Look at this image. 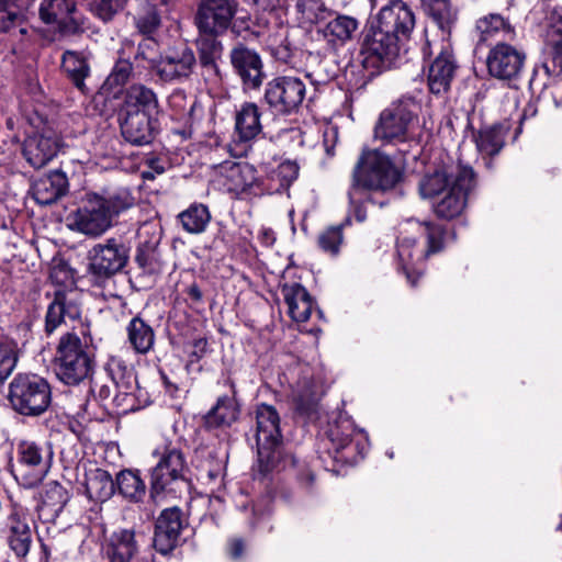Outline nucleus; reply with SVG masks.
Segmentation results:
<instances>
[{
  "instance_id": "obj_24",
  "label": "nucleus",
  "mask_w": 562,
  "mask_h": 562,
  "mask_svg": "<svg viewBox=\"0 0 562 562\" xmlns=\"http://www.w3.org/2000/svg\"><path fill=\"white\" fill-rule=\"evenodd\" d=\"M103 551L109 562H131L138 552V541L134 529H117L106 538ZM137 562H150L142 558Z\"/></svg>"
},
{
  "instance_id": "obj_64",
  "label": "nucleus",
  "mask_w": 562,
  "mask_h": 562,
  "mask_svg": "<svg viewBox=\"0 0 562 562\" xmlns=\"http://www.w3.org/2000/svg\"><path fill=\"white\" fill-rule=\"evenodd\" d=\"M135 391L136 390H128V392H124L123 390H116L113 402L122 412L135 409Z\"/></svg>"
},
{
  "instance_id": "obj_57",
  "label": "nucleus",
  "mask_w": 562,
  "mask_h": 562,
  "mask_svg": "<svg viewBox=\"0 0 562 562\" xmlns=\"http://www.w3.org/2000/svg\"><path fill=\"white\" fill-rule=\"evenodd\" d=\"M127 0H93L92 9L103 21H109L121 10Z\"/></svg>"
},
{
  "instance_id": "obj_10",
  "label": "nucleus",
  "mask_w": 562,
  "mask_h": 562,
  "mask_svg": "<svg viewBox=\"0 0 562 562\" xmlns=\"http://www.w3.org/2000/svg\"><path fill=\"white\" fill-rule=\"evenodd\" d=\"M53 456L52 447L45 442L20 441L16 447L15 477L24 487L38 485L50 469Z\"/></svg>"
},
{
  "instance_id": "obj_12",
  "label": "nucleus",
  "mask_w": 562,
  "mask_h": 562,
  "mask_svg": "<svg viewBox=\"0 0 562 562\" xmlns=\"http://www.w3.org/2000/svg\"><path fill=\"white\" fill-rule=\"evenodd\" d=\"M306 94L302 79L293 76L278 77L267 83L265 100L278 114H291L299 110Z\"/></svg>"
},
{
  "instance_id": "obj_1",
  "label": "nucleus",
  "mask_w": 562,
  "mask_h": 562,
  "mask_svg": "<svg viewBox=\"0 0 562 562\" xmlns=\"http://www.w3.org/2000/svg\"><path fill=\"white\" fill-rule=\"evenodd\" d=\"M474 184L472 168L459 164L426 176L420 181L419 190L423 198L437 199L432 205L435 214L449 221L463 213Z\"/></svg>"
},
{
  "instance_id": "obj_58",
  "label": "nucleus",
  "mask_w": 562,
  "mask_h": 562,
  "mask_svg": "<svg viewBox=\"0 0 562 562\" xmlns=\"http://www.w3.org/2000/svg\"><path fill=\"white\" fill-rule=\"evenodd\" d=\"M23 15L14 10H10L4 8L0 10V30L2 32H10L14 27H20L19 32L21 34L26 33V29L22 26Z\"/></svg>"
},
{
  "instance_id": "obj_38",
  "label": "nucleus",
  "mask_w": 562,
  "mask_h": 562,
  "mask_svg": "<svg viewBox=\"0 0 562 562\" xmlns=\"http://www.w3.org/2000/svg\"><path fill=\"white\" fill-rule=\"evenodd\" d=\"M359 27L357 19L349 15H337L318 31L333 48L345 45Z\"/></svg>"
},
{
  "instance_id": "obj_41",
  "label": "nucleus",
  "mask_w": 562,
  "mask_h": 562,
  "mask_svg": "<svg viewBox=\"0 0 562 562\" xmlns=\"http://www.w3.org/2000/svg\"><path fill=\"white\" fill-rule=\"evenodd\" d=\"M127 340L135 352L140 355L148 353L155 344V333L150 325L144 319L133 317L127 327Z\"/></svg>"
},
{
  "instance_id": "obj_33",
  "label": "nucleus",
  "mask_w": 562,
  "mask_h": 562,
  "mask_svg": "<svg viewBox=\"0 0 562 562\" xmlns=\"http://www.w3.org/2000/svg\"><path fill=\"white\" fill-rule=\"evenodd\" d=\"M475 31L481 42L512 41L516 36V30L509 20L499 13H490L480 18L475 23Z\"/></svg>"
},
{
  "instance_id": "obj_19",
  "label": "nucleus",
  "mask_w": 562,
  "mask_h": 562,
  "mask_svg": "<svg viewBox=\"0 0 562 562\" xmlns=\"http://www.w3.org/2000/svg\"><path fill=\"white\" fill-rule=\"evenodd\" d=\"M384 31L404 42L409 38L416 24L415 13L407 2L386 3L376 14V23Z\"/></svg>"
},
{
  "instance_id": "obj_37",
  "label": "nucleus",
  "mask_w": 562,
  "mask_h": 562,
  "mask_svg": "<svg viewBox=\"0 0 562 562\" xmlns=\"http://www.w3.org/2000/svg\"><path fill=\"white\" fill-rule=\"evenodd\" d=\"M281 293L291 318L295 322H306L313 307V300L307 290L300 283H291L284 284Z\"/></svg>"
},
{
  "instance_id": "obj_31",
  "label": "nucleus",
  "mask_w": 562,
  "mask_h": 562,
  "mask_svg": "<svg viewBox=\"0 0 562 562\" xmlns=\"http://www.w3.org/2000/svg\"><path fill=\"white\" fill-rule=\"evenodd\" d=\"M58 151V140L52 135L34 134L23 145V156L35 169L46 166Z\"/></svg>"
},
{
  "instance_id": "obj_17",
  "label": "nucleus",
  "mask_w": 562,
  "mask_h": 562,
  "mask_svg": "<svg viewBox=\"0 0 562 562\" xmlns=\"http://www.w3.org/2000/svg\"><path fill=\"white\" fill-rule=\"evenodd\" d=\"M19 9H30L34 0H15ZM76 3L74 0H42L38 14L46 24H58L63 32L76 33L80 29V22L75 15Z\"/></svg>"
},
{
  "instance_id": "obj_23",
  "label": "nucleus",
  "mask_w": 562,
  "mask_h": 562,
  "mask_svg": "<svg viewBox=\"0 0 562 562\" xmlns=\"http://www.w3.org/2000/svg\"><path fill=\"white\" fill-rule=\"evenodd\" d=\"M457 69L451 45L443 38L438 55L431 63L428 71V86L432 93L446 92L451 85Z\"/></svg>"
},
{
  "instance_id": "obj_27",
  "label": "nucleus",
  "mask_w": 562,
  "mask_h": 562,
  "mask_svg": "<svg viewBox=\"0 0 562 562\" xmlns=\"http://www.w3.org/2000/svg\"><path fill=\"white\" fill-rule=\"evenodd\" d=\"M158 112V98L150 88H147L143 85H133L126 90L121 114H134L155 117Z\"/></svg>"
},
{
  "instance_id": "obj_21",
  "label": "nucleus",
  "mask_w": 562,
  "mask_h": 562,
  "mask_svg": "<svg viewBox=\"0 0 562 562\" xmlns=\"http://www.w3.org/2000/svg\"><path fill=\"white\" fill-rule=\"evenodd\" d=\"M195 56L191 48L182 45L168 49L155 65L159 78L164 81H173L188 78L194 66Z\"/></svg>"
},
{
  "instance_id": "obj_16",
  "label": "nucleus",
  "mask_w": 562,
  "mask_h": 562,
  "mask_svg": "<svg viewBox=\"0 0 562 562\" xmlns=\"http://www.w3.org/2000/svg\"><path fill=\"white\" fill-rule=\"evenodd\" d=\"M187 525V519L179 507L164 509L155 522L153 544L156 551L164 555L171 553L181 544V535Z\"/></svg>"
},
{
  "instance_id": "obj_7",
  "label": "nucleus",
  "mask_w": 562,
  "mask_h": 562,
  "mask_svg": "<svg viewBox=\"0 0 562 562\" xmlns=\"http://www.w3.org/2000/svg\"><path fill=\"white\" fill-rule=\"evenodd\" d=\"M418 108L412 98L392 103L381 112L374 127V137L385 144L404 145L405 148L400 151L407 154L412 144L418 145L412 132Z\"/></svg>"
},
{
  "instance_id": "obj_49",
  "label": "nucleus",
  "mask_w": 562,
  "mask_h": 562,
  "mask_svg": "<svg viewBox=\"0 0 562 562\" xmlns=\"http://www.w3.org/2000/svg\"><path fill=\"white\" fill-rule=\"evenodd\" d=\"M355 430L349 422L334 425L329 428L327 438L333 445L335 452L334 458L337 459V454L341 453L351 443V435Z\"/></svg>"
},
{
  "instance_id": "obj_61",
  "label": "nucleus",
  "mask_w": 562,
  "mask_h": 562,
  "mask_svg": "<svg viewBox=\"0 0 562 562\" xmlns=\"http://www.w3.org/2000/svg\"><path fill=\"white\" fill-rule=\"evenodd\" d=\"M548 40L552 47L562 46V12L553 11L549 18Z\"/></svg>"
},
{
  "instance_id": "obj_62",
  "label": "nucleus",
  "mask_w": 562,
  "mask_h": 562,
  "mask_svg": "<svg viewBox=\"0 0 562 562\" xmlns=\"http://www.w3.org/2000/svg\"><path fill=\"white\" fill-rule=\"evenodd\" d=\"M135 260L140 268L153 270L156 261V247L149 243L139 245L136 250Z\"/></svg>"
},
{
  "instance_id": "obj_4",
  "label": "nucleus",
  "mask_w": 562,
  "mask_h": 562,
  "mask_svg": "<svg viewBox=\"0 0 562 562\" xmlns=\"http://www.w3.org/2000/svg\"><path fill=\"white\" fill-rule=\"evenodd\" d=\"M151 454L157 458V463L150 471V496L155 501L167 496L180 497L189 486L183 452L171 442L164 441Z\"/></svg>"
},
{
  "instance_id": "obj_63",
  "label": "nucleus",
  "mask_w": 562,
  "mask_h": 562,
  "mask_svg": "<svg viewBox=\"0 0 562 562\" xmlns=\"http://www.w3.org/2000/svg\"><path fill=\"white\" fill-rule=\"evenodd\" d=\"M541 68L549 78L562 76V46L552 47L551 60L546 61Z\"/></svg>"
},
{
  "instance_id": "obj_55",
  "label": "nucleus",
  "mask_w": 562,
  "mask_h": 562,
  "mask_svg": "<svg viewBox=\"0 0 562 562\" xmlns=\"http://www.w3.org/2000/svg\"><path fill=\"white\" fill-rule=\"evenodd\" d=\"M342 243L341 226L329 227L318 236L321 249L329 255H337Z\"/></svg>"
},
{
  "instance_id": "obj_13",
  "label": "nucleus",
  "mask_w": 562,
  "mask_h": 562,
  "mask_svg": "<svg viewBox=\"0 0 562 562\" xmlns=\"http://www.w3.org/2000/svg\"><path fill=\"white\" fill-rule=\"evenodd\" d=\"M68 226L90 237H99L112 225L103 196L88 195L83 204L68 216Z\"/></svg>"
},
{
  "instance_id": "obj_14",
  "label": "nucleus",
  "mask_w": 562,
  "mask_h": 562,
  "mask_svg": "<svg viewBox=\"0 0 562 562\" xmlns=\"http://www.w3.org/2000/svg\"><path fill=\"white\" fill-rule=\"evenodd\" d=\"M217 182L236 198L260 194L256 169L247 164L226 160L215 167Z\"/></svg>"
},
{
  "instance_id": "obj_54",
  "label": "nucleus",
  "mask_w": 562,
  "mask_h": 562,
  "mask_svg": "<svg viewBox=\"0 0 562 562\" xmlns=\"http://www.w3.org/2000/svg\"><path fill=\"white\" fill-rule=\"evenodd\" d=\"M168 108L172 111V116L176 120H182L184 116L191 114L193 110V102H190L183 90H175L168 97Z\"/></svg>"
},
{
  "instance_id": "obj_35",
  "label": "nucleus",
  "mask_w": 562,
  "mask_h": 562,
  "mask_svg": "<svg viewBox=\"0 0 562 562\" xmlns=\"http://www.w3.org/2000/svg\"><path fill=\"white\" fill-rule=\"evenodd\" d=\"M177 0H139L138 9L134 16L135 26L144 35L155 34L161 25V12L158 5L172 8Z\"/></svg>"
},
{
  "instance_id": "obj_39",
  "label": "nucleus",
  "mask_w": 562,
  "mask_h": 562,
  "mask_svg": "<svg viewBox=\"0 0 562 562\" xmlns=\"http://www.w3.org/2000/svg\"><path fill=\"white\" fill-rule=\"evenodd\" d=\"M427 14L442 32V40L449 36L458 20V11L450 0H420Z\"/></svg>"
},
{
  "instance_id": "obj_15",
  "label": "nucleus",
  "mask_w": 562,
  "mask_h": 562,
  "mask_svg": "<svg viewBox=\"0 0 562 562\" xmlns=\"http://www.w3.org/2000/svg\"><path fill=\"white\" fill-rule=\"evenodd\" d=\"M237 8L235 0H202L194 15V24L200 33L222 35L229 29Z\"/></svg>"
},
{
  "instance_id": "obj_52",
  "label": "nucleus",
  "mask_w": 562,
  "mask_h": 562,
  "mask_svg": "<svg viewBox=\"0 0 562 562\" xmlns=\"http://www.w3.org/2000/svg\"><path fill=\"white\" fill-rule=\"evenodd\" d=\"M103 202L108 210V215L112 220L113 216L130 209L134 204V198L126 189H121L108 198H103Z\"/></svg>"
},
{
  "instance_id": "obj_46",
  "label": "nucleus",
  "mask_w": 562,
  "mask_h": 562,
  "mask_svg": "<svg viewBox=\"0 0 562 562\" xmlns=\"http://www.w3.org/2000/svg\"><path fill=\"white\" fill-rule=\"evenodd\" d=\"M115 485L119 492L130 501L139 502L145 496L146 485L138 472L123 470L116 476Z\"/></svg>"
},
{
  "instance_id": "obj_6",
  "label": "nucleus",
  "mask_w": 562,
  "mask_h": 562,
  "mask_svg": "<svg viewBox=\"0 0 562 562\" xmlns=\"http://www.w3.org/2000/svg\"><path fill=\"white\" fill-rule=\"evenodd\" d=\"M401 177L400 169L387 155L379 150H368L362 154L353 169L348 198L355 201V194L366 190L387 192L400 182Z\"/></svg>"
},
{
  "instance_id": "obj_53",
  "label": "nucleus",
  "mask_w": 562,
  "mask_h": 562,
  "mask_svg": "<svg viewBox=\"0 0 562 562\" xmlns=\"http://www.w3.org/2000/svg\"><path fill=\"white\" fill-rule=\"evenodd\" d=\"M132 70V63L127 59L120 57V59L114 65L113 70L104 81V87H108L109 89H114L124 86L128 81Z\"/></svg>"
},
{
  "instance_id": "obj_44",
  "label": "nucleus",
  "mask_w": 562,
  "mask_h": 562,
  "mask_svg": "<svg viewBox=\"0 0 562 562\" xmlns=\"http://www.w3.org/2000/svg\"><path fill=\"white\" fill-rule=\"evenodd\" d=\"M61 66L75 87L85 93L87 89L85 79L90 74L86 57L78 52L66 50L61 57Z\"/></svg>"
},
{
  "instance_id": "obj_34",
  "label": "nucleus",
  "mask_w": 562,
  "mask_h": 562,
  "mask_svg": "<svg viewBox=\"0 0 562 562\" xmlns=\"http://www.w3.org/2000/svg\"><path fill=\"white\" fill-rule=\"evenodd\" d=\"M507 133L508 127L502 124H495L480 128L474 135L476 149L485 160L487 168L492 167L490 158L498 155L503 149Z\"/></svg>"
},
{
  "instance_id": "obj_18",
  "label": "nucleus",
  "mask_w": 562,
  "mask_h": 562,
  "mask_svg": "<svg viewBox=\"0 0 562 562\" xmlns=\"http://www.w3.org/2000/svg\"><path fill=\"white\" fill-rule=\"evenodd\" d=\"M525 53L505 42L496 43L486 58L488 74L499 80L517 78L525 65Z\"/></svg>"
},
{
  "instance_id": "obj_20",
  "label": "nucleus",
  "mask_w": 562,
  "mask_h": 562,
  "mask_svg": "<svg viewBox=\"0 0 562 562\" xmlns=\"http://www.w3.org/2000/svg\"><path fill=\"white\" fill-rule=\"evenodd\" d=\"M31 515L27 508L13 504L7 517V542L18 558H24L32 546Z\"/></svg>"
},
{
  "instance_id": "obj_3",
  "label": "nucleus",
  "mask_w": 562,
  "mask_h": 562,
  "mask_svg": "<svg viewBox=\"0 0 562 562\" xmlns=\"http://www.w3.org/2000/svg\"><path fill=\"white\" fill-rule=\"evenodd\" d=\"M92 342L88 326L80 324L60 336L54 357L57 378L68 385H76L89 378L93 370Z\"/></svg>"
},
{
  "instance_id": "obj_28",
  "label": "nucleus",
  "mask_w": 562,
  "mask_h": 562,
  "mask_svg": "<svg viewBox=\"0 0 562 562\" xmlns=\"http://www.w3.org/2000/svg\"><path fill=\"white\" fill-rule=\"evenodd\" d=\"M227 383L231 387V395L220 396L216 404L204 416V424L209 429L231 427L239 416L235 384L229 379Z\"/></svg>"
},
{
  "instance_id": "obj_56",
  "label": "nucleus",
  "mask_w": 562,
  "mask_h": 562,
  "mask_svg": "<svg viewBox=\"0 0 562 562\" xmlns=\"http://www.w3.org/2000/svg\"><path fill=\"white\" fill-rule=\"evenodd\" d=\"M167 169V160L158 156H147L143 160V169L140 177L145 181H153L157 176L165 173Z\"/></svg>"
},
{
  "instance_id": "obj_48",
  "label": "nucleus",
  "mask_w": 562,
  "mask_h": 562,
  "mask_svg": "<svg viewBox=\"0 0 562 562\" xmlns=\"http://www.w3.org/2000/svg\"><path fill=\"white\" fill-rule=\"evenodd\" d=\"M18 360V345L12 340H0V383L12 374Z\"/></svg>"
},
{
  "instance_id": "obj_2",
  "label": "nucleus",
  "mask_w": 562,
  "mask_h": 562,
  "mask_svg": "<svg viewBox=\"0 0 562 562\" xmlns=\"http://www.w3.org/2000/svg\"><path fill=\"white\" fill-rule=\"evenodd\" d=\"M256 442L259 472L266 476L273 470L286 467L299 468L297 481L306 492H311L314 484V474L306 464H299L293 456L281 453L282 435L280 417L277 409L267 404L258 405L256 409Z\"/></svg>"
},
{
  "instance_id": "obj_32",
  "label": "nucleus",
  "mask_w": 562,
  "mask_h": 562,
  "mask_svg": "<svg viewBox=\"0 0 562 562\" xmlns=\"http://www.w3.org/2000/svg\"><path fill=\"white\" fill-rule=\"evenodd\" d=\"M68 190V179L59 170L49 172L34 181L32 195L37 204L48 205L56 202Z\"/></svg>"
},
{
  "instance_id": "obj_30",
  "label": "nucleus",
  "mask_w": 562,
  "mask_h": 562,
  "mask_svg": "<svg viewBox=\"0 0 562 562\" xmlns=\"http://www.w3.org/2000/svg\"><path fill=\"white\" fill-rule=\"evenodd\" d=\"M123 138L135 146L150 144L155 138L156 120L144 115L122 114L120 123Z\"/></svg>"
},
{
  "instance_id": "obj_9",
  "label": "nucleus",
  "mask_w": 562,
  "mask_h": 562,
  "mask_svg": "<svg viewBox=\"0 0 562 562\" xmlns=\"http://www.w3.org/2000/svg\"><path fill=\"white\" fill-rule=\"evenodd\" d=\"M407 228L404 232L417 231L427 238L426 249H414L415 238L408 236H401L397 238V256L401 268L406 274L408 282L415 285L416 278L415 266L425 260L430 254L438 252L443 247V229L440 225L425 222L409 220L406 223Z\"/></svg>"
},
{
  "instance_id": "obj_36",
  "label": "nucleus",
  "mask_w": 562,
  "mask_h": 562,
  "mask_svg": "<svg viewBox=\"0 0 562 562\" xmlns=\"http://www.w3.org/2000/svg\"><path fill=\"white\" fill-rule=\"evenodd\" d=\"M70 495L58 482H48L42 494V502L37 507L38 516L43 521H54L68 503Z\"/></svg>"
},
{
  "instance_id": "obj_26",
  "label": "nucleus",
  "mask_w": 562,
  "mask_h": 562,
  "mask_svg": "<svg viewBox=\"0 0 562 562\" xmlns=\"http://www.w3.org/2000/svg\"><path fill=\"white\" fill-rule=\"evenodd\" d=\"M262 112L255 102H243L235 111L234 134L241 143H249L262 133Z\"/></svg>"
},
{
  "instance_id": "obj_40",
  "label": "nucleus",
  "mask_w": 562,
  "mask_h": 562,
  "mask_svg": "<svg viewBox=\"0 0 562 562\" xmlns=\"http://www.w3.org/2000/svg\"><path fill=\"white\" fill-rule=\"evenodd\" d=\"M85 487L90 499L105 502L114 494L115 482L108 471L97 468L86 474Z\"/></svg>"
},
{
  "instance_id": "obj_43",
  "label": "nucleus",
  "mask_w": 562,
  "mask_h": 562,
  "mask_svg": "<svg viewBox=\"0 0 562 562\" xmlns=\"http://www.w3.org/2000/svg\"><path fill=\"white\" fill-rule=\"evenodd\" d=\"M221 34L200 33L196 38L200 63L203 67L217 71V61L223 55V44L218 40Z\"/></svg>"
},
{
  "instance_id": "obj_5",
  "label": "nucleus",
  "mask_w": 562,
  "mask_h": 562,
  "mask_svg": "<svg viewBox=\"0 0 562 562\" xmlns=\"http://www.w3.org/2000/svg\"><path fill=\"white\" fill-rule=\"evenodd\" d=\"M130 249L122 238H108L104 243L95 244L88 251V276L91 284L102 290L105 300H122L113 286V277L127 263Z\"/></svg>"
},
{
  "instance_id": "obj_8",
  "label": "nucleus",
  "mask_w": 562,
  "mask_h": 562,
  "mask_svg": "<svg viewBox=\"0 0 562 562\" xmlns=\"http://www.w3.org/2000/svg\"><path fill=\"white\" fill-rule=\"evenodd\" d=\"M8 400L23 416H40L52 402V390L46 379L32 373H19L9 384Z\"/></svg>"
},
{
  "instance_id": "obj_45",
  "label": "nucleus",
  "mask_w": 562,
  "mask_h": 562,
  "mask_svg": "<svg viewBox=\"0 0 562 562\" xmlns=\"http://www.w3.org/2000/svg\"><path fill=\"white\" fill-rule=\"evenodd\" d=\"M182 228L189 234H201L205 232L210 221L211 213L209 207L202 203H193L179 215Z\"/></svg>"
},
{
  "instance_id": "obj_51",
  "label": "nucleus",
  "mask_w": 562,
  "mask_h": 562,
  "mask_svg": "<svg viewBox=\"0 0 562 562\" xmlns=\"http://www.w3.org/2000/svg\"><path fill=\"white\" fill-rule=\"evenodd\" d=\"M307 64L311 68H313L311 71H308L307 77L312 80V82L316 85H324L330 81L335 76L334 71L328 70L327 60L323 58L318 53H310L307 57Z\"/></svg>"
},
{
  "instance_id": "obj_59",
  "label": "nucleus",
  "mask_w": 562,
  "mask_h": 562,
  "mask_svg": "<svg viewBox=\"0 0 562 562\" xmlns=\"http://www.w3.org/2000/svg\"><path fill=\"white\" fill-rule=\"evenodd\" d=\"M274 177L280 181L281 188H288L299 176V166L291 160L282 161L276 171Z\"/></svg>"
},
{
  "instance_id": "obj_50",
  "label": "nucleus",
  "mask_w": 562,
  "mask_h": 562,
  "mask_svg": "<svg viewBox=\"0 0 562 562\" xmlns=\"http://www.w3.org/2000/svg\"><path fill=\"white\" fill-rule=\"evenodd\" d=\"M249 2L261 23H268L266 15L273 16L276 24L282 21L284 9L281 0H250Z\"/></svg>"
},
{
  "instance_id": "obj_29",
  "label": "nucleus",
  "mask_w": 562,
  "mask_h": 562,
  "mask_svg": "<svg viewBox=\"0 0 562 562\" xmlns=\"http://www.w3.org/2000/svg\"><path fill=\"white\" fill-rule=\"evenodd\" d=\"M297 30L280 21L276 29L270 31L266 37V47L279 61L289 64L292 61L297 47L294 42Z\"/></svg>"
},
{
  "instance_id": "obj_11",
  "label": "nucleus",
  "mask_w": 562,
  "mask_h": 562,
  "mask_svg": "<svg viewBox=\"0 0 562 562\" xmlns=\"http://www.w3.org/2000/svg\"><path fill=\"white\" fill-rule=\"evenodd\" d=\"M401 43L396 35L390 34L378 24H372L361 43V64L372 70L389 67L397 57Z\"/></svg>"
},
{
  "instance_id": "obj_60",
  "label": "nucleus",
  "mask_w": 562,
  "mask_h": 562,
  "mask_svg": "<svg viewBox=\"0 0 562 562\" xmlns=\"http://www.w3.org/2000/svg\"><path fill=\"white\" fill-rule=\"evenodd\" d=\"M292 396L301 408H308L317 401V394L314 390V385L307 381H305L302 386L297 385L293 391Z\"/></svg>"
},
{
  "instance_id": "obj_42",
  "label": "nucleus",
  "mask_w": 562,
  "mask_h": 562,
  "mask_svg": "<svg viewBox=\"0 0 562 562\" xmlns=\"http://www.w3.org/2000/svg\"><path fill=\"white\" fill-rule=\"evenodd\" d=\"M105 372L116 390H137V381L134 370L120 357H110L105 364Z\"/></svg>"
},
{
  "instance_id": "obj_22",
  "label": "nucleus",
  "mask_w": 562,
  "mask_h": 562,
  "mask_svg": "<svg viewBox=\"0 0 562 562\" xmlns=\"http://www.w3.org/2000/svg\"><path fill=\"white\" fill-rule=\"evenodd\" d=\"M229 57L245 89H258L262 85L265 72L257 52L238 45L232 49Z\"/></svg>"
},
{
  "instance_id": "obj_47",
  "label": "nucleus",
  "mask_w": 562,
  "mask_h": 562,
  "mask_svg": "<svg viewBox=\"0 0 562 562\" xmlns=\"http://www.w3.org/2000/svg\"><path fill=\"white\" fill-rule=\"evenodd\" d=\"M295 10L302 23L314 24L329 13L323 0H296Z\"/></svg>"
},
{
  "instance_id": "obj_25",
  "label": "nucleus",
  "mask_w": 562,
  "mask_h": 562,
  "mask_svg": "<svg viewBox=\"0 0 562 562\" xmlns=\"http://www.w3.org/2000/svg\"><path fill=\"white\" fill-rule=\"evenodd\" d=\"M81 308L71 294L56 292L54 300L49 303L45 317V331L54 333L61 324L68 321L80 319Z\"/></svg>"
}]
</instances>
